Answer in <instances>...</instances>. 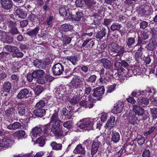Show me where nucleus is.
<instances>
[{"label": "nucleus", "instance_id": "obj_24", "mask_svg": "<svg viewBox=\"0 0 157 157\" xmlns=\"http://www.w3.org/2000/svg\"><path fill=\"white\" fill-rule=\"evenodd\" d=\"M137 101L140 105L143 106L147 105L149 103V100L147 98H144L143 97H140L138 98Z\"/></svg>", "mask_w": 157, "mask_h": 157}, {"label": "nucleus", "instance_id": "obj_57", "mask_svg": "<svg viewBox=\"0 0 157 157\" xmlns=\"http://www.w3.org/2000/svg\"><path fill=\"white\" fill-rule=\"evenodd\" d=\"M68 59L74 65L76 64V62L78 61L77 57L75 56H71L68 58Z\"/></svg>", "mask_w": 157, "mask_h": 157}, {"label": "nucleus", "instance_id": "obj_4", "mask_svg": "<svg viewBox=\"0 0 157 157\" xmlns=\"http://www.w3.org/2000/svg\"><path fill=\"white\" fill-rule=\"evenodd\" d=\"M52 70L53 74L55 75H63L64 71V67L61 63H58L53 66Z\"/></svg>", "mask_w": 157, "mask_h": 157}, {"label": "nucleus", "instance_id": "obj_47", "mask_svg": "<svg viewBox=\"0 0 157 157\" xmlns=\"http://www.w3.org/2000/svg\"><path fill=\"white\" fill-rule=\"evenodd\" d=\"M79 100L77 96H74L69 101V102L72 105H75L78 103Z\"/></svg>", "mask_w": 157, "mask_h": 157}, {"label": "nucleus", "instance_id": "obj_56", "mask_svg": "<svg viewBox=\"0 0 157 157\" xmlns=\"http://www.w3.org/2000/svg\"><path fill=\"white\" fill-rule=\"evenodd\" d=\"M150 33L152 36V38L157 36V30L154 28L150 29Z\"/></svg>", "mask_w": 157, "mask_h": 157}, {"label": "nucleus", "instance_id": "obj_44", "mask_svg": "<svg viewBox=\"0 0 157 157\" xmlns=\"http://www.w3.org/2000/svg\"><path fill=\"white\" fill-rule=\"evenodd\" d=\"M96 1L94 0H86L85 4L89 8H90L96 3Z\"/></svg>", "mask_w": 157, "mask_h": 157}, {"label": "nucleus", "instance_id": "obj_37", "mask_svg": "<svg viewBox=\"0 0 157 157\" xmlns=\"http://www.w3.org/2000/svg\"><path fill=\"white\" fill-rule=\"evenodd\" d=\"M4 49L7 51L10 52H13L17 49V47L14 46H11L10 45L5 46Z\"/></svg>", "mask_w": 157, "mask_h": 157}, {"label": "nucleus", "instance_id": "obj_34", "mask_svg": "<svg viewBox=\"0 0 157 157\" xmlns=\"http://www.w3.org/2000/svg\"><path fill=\"white\" fill-rule=\"evenodd\" d=\"M111 50L113 52L117 53L121 49L120 47L116 44L114 43L111 45Z\"/></svg>", "mask_w": 157, "mask_h": 157}, {"label": "nucleus", "instance_id": "obj_45", "mask_svg": "<svg viewBox=\"0 0 157 157\" xmlns=\"http://www.w3.org/2000/svg\"><path fill=\"white\" fill-rule=\"evenodd\" d=\"M16 135V136L18 138V139H20L21 138L24 137L25 135V133L24 130H19L15 132Z\"/></svg>", "mask_w": 157, "mask_h": 157}, {"label": "nucleus", "instance_id": "obj_3", "mask_svg": "<svg viewBox=\"0 0 157 157\" xmlns=\"http://www.w3.org/2000/svg\"><path fill=\"white\" fill-rule=\"evenodd\" d=\"M101 138H103V137L101 136L97 137L93 142L91 148V155L92 156L95 155L98 151L99 145L101 144L100 142Z\"/></svg>", "mask_w": 157, "mask_h": 157}, {"label": "nucleus", "instance_id": "obj_36", "mask_svg": "<svg viewBox=\"0 0 157 157\" xmlns=\"http://www.w3.org/2000/svg\"><path fill=\"white\" fill-rule=\"evenodd\" d=\"M64 44H69L71 42V37L65 35H63L61 37Z\"/></svg>", "mask_w": 157, "mask_h": 157}, {"label": "nucleus", "instance_id": "obj_59", "mask_svg": "<svg viewBox=\"0 0 157 157\" xmlns=\"http://www.w3.org/2000/svg\"><path fill=\"white\" fill-rule=\"evenodd\" d=\"M116 86V85L115 84L108 86L107 88L106 93H108L112 92L115 89Z\"/></svg>", "mask_w": 157, "mask_h": 157}, {"label": "nucleus", "instance_id": "obj_5", "mask_svg": "<svg viewBox=\"0 0 157 157\" xmlns=\"http://www.w3.org/2000/svg\"><path fill=\"white\" fill-rule=\"evenodd\" d=\"M93 122L89 119L84 120L82 123H81L79 127L83 130H89L93 129Z\"/></svg>", "mask_w": 157, "mask_h": 157}, {"label": "nucleus", "instance_id": "obj_6", "mask_svg": "<svg viewBox=\"0 0 157 157\" xmlns=\"http://www.w3.org/2000/svg\"><path fill=\"white\" fill-rule=\"evenodd\" d=\"M84 81L83 78L80 77L78 75L75 76V78H73L70 83L71 85L75 88H77L80 86V85Z\"/></svg>", "mask_w": 157, "mask_h": 157}, {"label": "nucleus", "instance_id": "obj_30", "mask_svg": "<svg viewBox=\"0 0 157 157\" xmlns=\"http://www.w3.org/2000/svg\"><path fill=\"white\" fill-rule=\"evenodd\" d=\"M10 140L6 138H4L0 140V147H7L9 145Z\"/></svg>", "mask_w": 157, "mask_h": 157}, {"label": "nucleus", "instance_id": "obj_9", "mask_svg": "<svg viewBox=\"0 0 157 157\" xmlns=\"http://www.w3.org/2000/svg\"><path fill=\"white\" fill-rule=\"evenodd\" d=\"M48 63H44L43 61L41 59H36L33 61L34 66L40 69H45L47 67L46 66Z\"/></svg>", "mask_w": 157, "mask_h": 157}, {"label": "nucleus", "instance_id": "obj_28", "mask_svg": "<svg viewBox=\"0 0 157 157\" xmlns=\"http://www.w3.org/2000/svg\"><path fill=\"white\" fill-rule=\"evenodd\" d=\"M83 16V13L81 11L77 12L73 15V19L75 21H79Z\"/></svg>", "mask_w": 157, "mask_h": 157}, {"label": "nucleus", "instance_id": "obj_40", "mask_svg": "<svg viewBox=\"0 0 157 157\" xmlns=\"http://www.w3.org/2000/svg\"><path fill=\"white\" fill-rule=\"evenodd\" d=\"M44 88L40 85L37 86H36L34 90V93L37 95H39L43 91Z\"/></svg>", "mask_w": 157, "mask_h": 157}, {"label": "nucleus", "instance_id": "obj_48", "mask_svg": "<svg viewBox=\"0 0 157 157\" xmlns=\"http://www.w3.org/2000/svg\"><path fill=\"white\" fill-rule=\"evenodd\" d=\"M13 38L12 36L7 35L5 39L3 40V42L4 43L10 44L13 41Z\"/></svg>", "mask_w": 157, "mask_h": 157}, {"label": "nucleus", "instance_id": "obj_26", "mask_svg": "<svg viewBox=\"0 0 157 157\" xmlns=\"http://www.w3.org/2000/svg\"><path fill=\"white\" fill-rule=\"evenodd\" d=\"M106 30L104 28H103L101 30L98 32L96 33L95 37L97 39H101L102 37L105 36L106 34Z\"/></svg>", "mask_w": 157, "mask_h": 157}, {"label": "nucleus", "instance_id": "obj_19", "mask_svg": "<svg viewBox=\"0 0 157 157\" xmlns=\"http://www.w3.org/2000/svg\"><path fill=\"white\" fill-rule=\"evenodd\" d=\"M73 111L72 110H67L66 108L63 109L62 111L63 117L66 119H70L72 117L71 113Z\"/></svg>", "mask_w": 157, "mask_h": 157}, {"label": "nucleus", "instance_id": "obj_27", "mask_svg": "<svg viewBox=\"0 0 157 157\" xmlns=\"http://www.w3.org/2000/svg\"><path fill=\"white\" fill-rule=\"evenodd\" d=\"M60 29L63 31L67 32L73 29L72 26L68 24H65L62 25L60 27Z\"/></svg>", "mask_w": 157, "mask_h": 157}, {"label": "nucleus", "instance_id": "obj_53", "mask_svg": "<svg viewBox=\"0 0 157 157\" xmlns=\"http://www.w3.org/2000/svg\"><path fill=\"white\" fill-rule=\"evenodd\" d=\"M85 0H76L75 2L76 6L79 7H82L85 3Z\"/></svg>", "mask_w": 157, "mask_h": 157}, {"label": "nucleus", "instance_id": "obj_23", "mask_svg": "<svg viewBox=\"0 0 157 157\" xmlns=\"http://www.w3.org/2000/svg\"><path fill=\"white\" fill-rule=\"evenodd\" d=\"M16 14L18 17L25 18L26 17L27 13L23 10L18 8L15 11Z\"/></svg>", "mask_w": 157, "mask_h": 157}, {"label": "nucleus", "instance_id": "obj_1", "mask_svg": "<svg viewBox=\"0 0 157 157\" xmlns=\"http://www.w3.org/2000/svg\"><path fill=\"white\" fill-rule=\"evenodd\" d=\"M61 126H59L57 124H52L51 128V134L58 138L63 136V131L61 128Z\"/></svg>", "mask_w": 157, "mask_h": 157}, {"label": "nucleus", "instance_id": "obj_31", "mask_svg": "<svg viewBox=\"0 0 157 157\" xmlns=\"http://www.w3.org/2000/svg\"><path fill=\"white\" fill-rule=\"evenodd\" d=\"M122 26L117 23H113L110 27V29L113 31H119Z\"/></svg>", "mask_w": 157, "mask_h": 157}, {"label": "nucleus", "instance_id": "obj_12", "mask_svg": "<svg viewBox=\"0 0 157 157\" xmlns=\"http://www.w3.org/2000/svg\"><path fill=\"white\" fill-rule=\"evenodd\" d=\"M133 111L138 116L143 115L144 113V109L137 105L133 106Z\"/></svg>", "mask_w": 157, "mask_h": 157}, {"label": "nucleus", "instance_id": "obj_8", "mask_svg": "<svg viewBox=\"0 0 157 157\" xmlns=\"http://www.w3.org/2000/svg\"><path fill=\"white\" fill-rule=\"evenodd\" d=\"M51 122H53L52 124H57L59 126H62L63 122L59 119L58 113L55 112L50 118Z\"/></svg>", "mask_w": 157, "mask_h": 157}, {"label": "nucleus", "instance_id": "obj_41", "mask_svg": "<svg viewBox=\"0 0 157 157\" xmlns=\"http://www.w3.org/2000/svg\"><path fill=\"white\" fill-rule=\"evenodd\" d=\"M151 113L153 119H155L157 118V108L154 107L150 108Z\"/></svg>", "mask_w": 157, "mask_h": 157}, {"label": "nucleus", "instance_id": "obj_54", "mask_svg": "<svg viewBox=\"0 0 157 157\" xmlns=\"http://www.w3.org/2000/svg\"><path fill=\"white\" fill-rule=\"evenodd\" d=\"M63 126L68 129H70L72 127V123L70 121L64 122L63 124Z\"/></svg>", "mask_w": 157, "mask_h": 157}, {"label": "nucleus", "instance_id": "obj_17", "mask_svg": "<svg viewBox=\"0 0 157 157\" xmlns=\"http://www.w3.org/2000/svg\"><path fill=\"white\" fill-rule=\"evenodd\" d=\"M21 127V124L16 121L7 126V128L10 130H16L20 128Z\"/></svg>", "mask_w": 157, "mask_h": 157}, {"label": "nucleus", "instance_id": "obj_49", "mask_svg": "<svg viewBox=\"0 0 157 157\" xmlns=\"http://www.w3.org/2000/svg\"><path fill=\"white\" fill-rule=\"evenodd\" d=\"M54 17L52 16H49L47 18V20L45 21V24L47 25H51L52 23V21L54 20Z\"/></svg>", "mask_w": 157, "mask_h": 157}, {"label": "nucleus", "instance_id": "obj_7", "mask_svg": "<svg viewBox=\"0 0 157 157\" xmlns=\"http://www.w3.org/2000/svg\"><path fill=\"white\" fill-rule=\"evenodd\" d=\"M1 7L5 10H10L12 8L13 3L11 0H0Z\"/></svg>", "mask_w": 157, "mask_h": 157}, {"label": "nucleus", "instance_id": "obj_25", "mask_svg": "<svg viewBox=\"0 0 157 157\" xmlns=\"http://www.w3.org/2000/svg\"><path fill=\"white\" fill-rule=\"evenodd\" d=\"M74 151L75 153L77 152V153L84 155L86 153L84 148L83 147L81 144L78 145L74 150Z\"/></svg>", "mask_w": 157, "mask_h": 157}, {"label": "nucleus", "instance_id": "obj_14", "mask_svg": "<svg viewBox=\"0 0 157 157\" xmlns=\"http://www.w3.org/2000/svg\"><path fill=\"white\" fill-rule=\"evenodd\" d=\"M29 90L26 88L21 90L17 95V98L20 99H21L24 98H26L29 93Z\"/></svg>", "mask_w": 157, "mask_h": 157}, {"label": "nucleus", "instance_id": "obj_35", "mask_svg": "<svg viewBox=\"0 0 157 157\" xmlns=\"http://www.w3.org/2000/svg\"><path fill=\"white\" fill-rule=\"evenodd\" d=\"M34 76H35L36 78L39 77L43 76L44 75L45 72L42 70L38 69L34 71Z\"/></svg>", "mask_w": 157, "mask_h": 157}, {"label": "nucleus", "instance_id": "obj_20", "mask_svg": "<svg viewBox=\"0 0 157 157\" xmlns=\"http://www.w3.org/2000/svg\"><path fill=\"white\" fill-rule=\"evenodd\" d=\"M100 62L102 63L105 68L107 69H109L111 68L112 65L111 62L108 59L102 58L101 59Z\"/></svg>", "mask_w": 157, "mask_h": 157}, {"label": "nucleus", "instance_id": "obj_43", "mask_svg": "<svg viewBox=\"0 0 157 157\" xmlns=\"http://www.w3.org/2000/svg\"><path fill=\"white\" fill-rule=\"evenodd\" d=\"M14 109L12 108H9L5 111V115L6 117H10L13 113Z\"/></svg>", "mask_w": 157, "mask_h": 157}, {"label": "nucleus", "instance_id": "obj_2", "mask_svg": "<svg viewBox=\"0 0 157 157\" xmlns=\"http://www.w3.org/2000/svg\"><path fill=\"white\" fill-rule=\"evenodd\" d=\"M7 25L9 28V33L12 36H14L20 34L17 28L16 27V23L12 21H8Z\"/></svg>", "mask_w": 157, "mask_h": 157}, {"label": "nucleus", "instance_id": "obj_10", "mask_svg": "<svg viewBox=\"0 0 157 157\" xmlns=\"http://www.w3.org/2000/svg\"><path fill=\"white\" fill-rule=\"evenodd\" d=\"M105 90L103 86L96 88L93 90L92 95L96 97H100L103 94Z\"/></svg>", "mask_w": 157, "mask_h": 157}, {"label": "nucleus", "instance_id": "obj_33", "mask_svg": "<svg viewBox=\"0 0 157 157\" xmlns=\"http://www.w3.org/2000/svg\"><path fill=\"white\" fill-rule=\"evenodd\" d=\"M12 56L13 57L21 58L22 57L24 54L21 52L19 51L17 47V49L16 51H14L13 52Z\"/></svg>", "mask_w": 157, "mask_h": 157}, {"label": "nucleus", "instance_id": "obj_58", "mask_svg": "<svg viewBox=\"0 0 157 157\" xmlns=\"http://www.w3.org/2000/svg\"><path fill=\"white\" fill-rule=\"evenodd\" d=\"M140 28L144 29L147 27L148 23L145 21H143L140 23Z\"/></svg>", "mask_w": 157, "mask_h": 157}, {"label": "nucleus", "instance_id": "obj_29", "mask_svg": "<svg viewBox=\"0 0 157 157\" xmlns=\"http://www.w3.org/2000/svg\"><path fill=\"white\" fill-rule=\"evenodd\" d=\"M40 29L39 27L36 26L35 29L27 32L26 34L31 36H36Z\"/></svg>", "mask_w": 157, "mask_h": 157}, {"label": "nucleus", "instance_id": "obj_32", "mask_svg": "<svg viewBox=\"0 0 157 157\" xmlns=\"http://www.w3.org/2000/svg\"><path fill=\"white\" fill-rule=\"evenodd\" d=\"M51 146L53 149L60 150L62 148V145L61 144H58L55 142H53L51 144Z\"/></svg>", "mask_w": 157, "mask_h": 157}, {"label": "nucleus", "instance_id": "obj_46", "mask_svg": "<svg viewBox=\"0 0 157 157\" xmlns=\"http://www.w3.org/2000/svg\"><path fill=\"white\" fill-rule=\"evenodd\" d=\"M44 137L40 136L37 140L36 142L39 144L40 146L42 147L45 144V139Z\"/></svg>", "mask_w": 157, "mask_h": 157}, {"label": "nucleus", "instance_id": "obj_42", "mask_svg": "<svg viewBox=\"0 0 157 157\" xmlns=\"http://www.w3.org/2000/svg\"><path fill=\"white\" fill-rule=\"evenodd\" d=\"M73 14H72L71 13L70 11L67 9V11L63 16L65 17V19L67 20H69L72 19H73Z\"/></svg>", "mask_w": 157, "mask_h": 157}, {"label": "nucleus", "instance_id": "obj_63", "mask_svg": "<svg viewBox=\"0 0 157 157\" xmlns=\"http://www.w3.org/2000/svg\"><path fill=\"white\" fill-rule=\"evenodd\" d=\"M155 128L153 127H150L147 131L144 134V136H147V135L151 133L155 130Z\"/></svg>", "mask_w": 157, "mask_h": 157}, {"label": "nucleus", "instance_id": "obj_50", "mask_svg": "<svg viewBox=\"0 0 157 157\" xmlns=\"http://www.w3.org/2000/svg\"><path fill=\"white\" fill-rule=\"evenodd\" d=\"M37 82L40 84H43L46 83L47 80L46 79L45 77H44L43 76L37 78Z\"/></svg>", "mask_w": 157, "mask_h": 157}, {"label": "nucleus", "instance_id": "obj_60", "mask_svg": "<svg viewBox=\"0 0 157 157\" xmlns=\"http://www.w3.org/2000/svg\"><path fill=\"white\" fill-rule=\"evenodd\" d=\"M143 39H142L140 36H139L138 37L137 43V44L134 46V48H136L138 47V46H140L142 44ZM138 48L139 47H138Z\"/></svg>", "mask_w": 157, "mask_h": 157}, {"label": "nucleus", "instance_id": "obj_16", "mask_svg": "<svg viewBox=\"0 0 157 157\" xmlns=\"http://www.w3.org/2000/svg\"><path fill=\"white\" fill-rule=\"evenodd\" d=\"M35 109L33 111V113L36 116L42 117L45 114L46 112L44 109Z\"/></svg>", "mask_w": 157, "mask_h": 157}, {"label": "nucleus", "instance_id": "obj_55", "mask_svg": "<svg viewBox=\"0 0 157 157\" xmlns=\"http://www.w3.org/2000/svg\"><path fill=\"white\" fill-rule=\"evenodd\" d=\"M34 73L33 71L32 74H28L27 76V79L28 81L31 82L32 81L34 78H36L35 76H34Z\"/></svg>", "mask_w": 157, "mask_h": 157}, {"label": "nucleus", "instance_id": "obj_64", "mask_svg": "<svg viewBox=\"0 0 157 157\" xmlns=\"http://www.w3.org/2000/svg\"><path fill=\"white\" fill-rule=\"evenodd\" d=\"M150 151L149 150H145L142 154V156L143 157H150Z\"/></svg>", "mask_w": 157, "mask_h": 157}, {"label": "nucleus", "instance_id": "obj_22", "mask_svg": "<svg viewBox=\"0 0 157 157\" xmlns=\"http://www.w3.org/2000/svg\"><path fill=\"white\" fill-rule=\"evenodd\" d=\"M12 88L11 83L9 81H6L3 83V88L4 92L8 93H10V91Z\"/></svg>", "mask_w": 157, "mask_h": 157}, {"label": "nucleus", "instance_id": "obj_61", "mask_svg": "<svg viewBox=\"0 0 157 157\" xmlns=\"http://www.w3.org/2000/svg\"><path fill=\"white\" fill-rule=\"evenodd\" d=\"M141 37L143 40H145L149 38L148 33L145 30L144 31L141 35Z\"/></svg>", "mask_w": 157, "mask_h": 157}, {"label": "nucleus", "instance_id": "obj_21", "mask_svg": "<svg viewBox=\"0 0 157 157\" xmlns=\"http://www.w3.org/2000/svg\"><path fill=\"white\" fill-rule=\"evenodd\" d=\"M142 49V47L140 46V48H139L137 50V52L135 54V59L138 63L140 62L142 60L141 57L142 56L143 53L141 51Z\"/></svg>", "mask_w": 157, "mask_h": 157}, {"label": "nucleus", "instance_id": "obj_39", "mask_svg": "<svg viewBox=\"0 0 157 157\" xmlns=\"http://www.w3.org/2000/svg\"><path fill=\"white\" fill-rule=\"evenodd\" d=\"M120 105H117L115 106L112 110V112L114 113L117 114L121 113L122 111V107H120Z\"/></svg>", "mask_w": 157, "mask_h": 157}, {"label": "nucleus", "instance_id": "obj_52", "mask_svg": "<svg viewBox=\"0 0 157 157\" xmlns=\"http://www.w3.org/2000/svg\"><path fill=\"white\" fill-rule=\"evenodd\" d=\"M97 77L95 75H93L90 76L88 78H86V80L87 82L93 83L95 82L96 79Z\"/></svg>", "mask_w": 157, "mask_h": 157}, {"label": "nucleus", "instance_id": "obj_18", "mask_svg": "<svg viewBox=\"0 0 157 157\" xmlns=\"http://www.w3.org/2000/svg\"><path fill=\"white\" fill-rule=\"evenodd\" d=\"M120 138V135L118 132L114 131L112 132L111 141L113 143H117L119 142Z\"/></svg>", "mask_w": 157, "mask_h": 157}, {"label": "nucleus", "instance_id": "obj_11", "mask_svg": "<svg viewBox=\"0 0 157 157\" xmlns=\"http://www.w3.org/2000/svg\"><path fill=\"white\" fill-rule=\"evenodd\" d=\"M125 69H122L120 71L119 70V72L116 73L114 75V77L116 79L119 80L120 82H122L124 79L125 74H124Z\"/></svg>", "mask_w": 157, "mask_h": 157}, {"label": "nucleus", "instance_id": "obj_38", "mask_svg": "<svg viewBox=\"0 0 157 157\" xmlns=\"http://www.w3.org/2000/svg\"><path fill=\"white\" fill-rule=\"evenodd\" d=\"M45 105L44 101L43 100H40L36 103L34 107L35 109H42Z\"/></svg>", "mask_w": 157, "mask_h": 157}, {"label": "nucleus", "instance_id": "obj_51", "mask_svg": "<svg viewBox=\"0 0 157 157\" xmlns=\"http://www.w3.org/2000/svg\"><path fill=\"white\" fill-rule=\"evenodd\" d=\"M135 40L134 38L130 37L127 39L126 42L127 45L129 47L135 43Z\"/></svg>", "mask_w": 157, "mask_h": 157}, {"label": "nucleus", "instance_id": "obj_62", "mask_svg": "<svg viewBox=\"0 0 157 157\" xmlns=\"http://www.w3.org/2000/svg\"><path fill=\"white\" fill-rule=\"evenodd\" d=\"M67 11L64 6H61L59 8V13L61 16H63Z\"/></svg>", "mask_w": 157, "mask_h": 157}, {"label": "nucleus", "instance_id": "obj_15", "mask_svg": "<svg viewBox=\"0 0 157 157\" xmlns=\"http://www.w3.org/2000/svg\"><path fill=\"white\" fill-rule=\"evenodd\" d=\"M115 121V117L114 116H111L110 119H109L105 126L106 129H111L112 128L114 127V122Z\"/></svg>", "mask_w": 157, "mask_h": 157}, {"label": "nucleus", "instance_id": "obj_13", "mask_svg": "<svg viewBox=\"0 0 157 157\" xmlns=\"http://www.w3.org/2000/svg\"><path fill=\"white\" fill-rule=\"evenodd\" d=\"M42 130L40 126H36L34 128L31 132V136L33 138L37 136H40L42 133Z\"/></svg>", "mask_w": 157, "mask_h": 157}]
</instances>
